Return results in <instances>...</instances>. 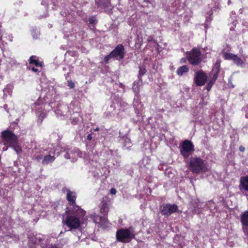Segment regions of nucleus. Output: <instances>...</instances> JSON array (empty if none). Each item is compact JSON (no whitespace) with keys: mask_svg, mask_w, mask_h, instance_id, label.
I'll return each mask as SVG.
<instances>
[{"mask_svg":"<svg viewBox=\"0 0 248 248\" xmlns=\"http://www.w3.org/2000/svg\"><path fill=\"white\" fill-rule=\"evenodd\" d=\"M123 148L124 149H129L132 146L131 140L127 137H124L122 139Z\"/></svg>","mask_w":248,"mask_h":248,"instance_id":"nucleus-24","label":"nucleus"},{"mask_svg":"<svg viewBox=\"0 0 248 248\" xmlns=\"http://www.w3.org/2000/svg\"><path fill=\"white\" fill-rule=\"evenodd\" d=\"M230 30H232V31H233V28H231L230 29Z\"/></svg>","mask_w":248,"mask_h":248,"instance_id":"nucleus-49","label":"nucleus"},{"mask_svg":"<svg viewBox=\"0 0 248 248\" xmlns=\"http://www.w3.org/2000/svg\"><path fill=\"white\" fill-rule=\"evenodd\" d=\"M62 232H61L60 234H59V235H60V234H61Z\"/></svg>","mask_w":248,"mask_h":248,"instance_id":"nucleus-52","label":"nucleus"},{"mask_svg":"<svg viewBox=\"0 0 248 248\" xmlns=\"http://www.w3.org/2000/svg\"><path fill=\"white\" fill-rule=\"evenodd\" d=\"M89 21L90 24L93 25L96 24L97 22V20L94 16L90 17L89 18Z\"/></svg>","mask_w":248,"mask_h":248,"instance_id":"nucleus-28","label":"nucleus"},{"mask_svg":"<svg viewBox=\"0 0 248 248\" xmlns=\"http://www.w3.org/2000/svg\"><path fill=\"white\" fill-rule=\"evenodd\" d=\"M79 154L80 151L78 149H74L73 150H70L65 152L64 150H63L60 147L57 148L54 152V154L56 155H70V154H76L77 155H79Z\"/></svg>","mask_w":248,"mask_h":248,"instance_id":"nucleus-16","label":"nucleus"},{"mask_svg":"<svg viewBox=\"0 0 248 248\" xmlns=\"http://www.w3.org/2000/svg\"><path fill=\"white\" fill-rule=\"evenodd\" d=\"M217 76H212L211 78V79L209 80L208 83H207L208 85L209 86L212 87V86L215 83V81L217 79Z\"/></svg>","mask_w":248,"mask_h":248,"instance_id":"nucleus-26","label":"nucleus"},{"mask_svg":"<svg viewBox=\"0 0 248 248\" xmlns=\"http://www.w3.org/2000/svg\"><path fill=\"white\" fill-rule=\"evenodd\" d=\"M240 221L243 232L248 236V211H245L241 214Z\"/></svg>","mask_w":248,"mask_h":248,"instance_id":"nucleus-12","label":"nucleus"},{"mask_svg":"<svg viewBox=\"0 0 248 248\" xmlns=\"http://www.w3.org/2000/svg\"><path fill=\"white\" fill-rule=\"evenodd\" d=\"M114 58L111 55V53H110L108 55H107L105 57L104 59V61L105 63H108L109 60L111 59Z\"/></svg>","mask_w":248,"mask_h":248,"instance_id":"nucleus-29","label":"nucleus"},{"mask_svg":"<svg viewBox=\"0 0 248 248\" xmlns=\"http://www.w3.org/2000/svg\"><path fill=\"white\" fill-rule=\"evenodd\" d=\"M65 158L67 159H70V156H65Z\"/></svg>","mask_w":248,"mask_h":248,"instance_id":"nucleus-44","label":"nucleus"},{"mask_svg":"<svg viewBox=\"0 0 248 248\" xmlns=\"http://www.w3.org/2000/svg\"><path fill=\"white\" fill-rule=\"evenodd\" d=\"M32 108L36 110V113L38 115L37 123L39 124H41L46 115V114L43 111L44 109L43 103H40L39 101H37L33 105Z\"/></svg>","mask_w":248,"mask_h":248,"instance_id":"nucleus-7","label":"nucleus"},{"mask_svg":"<svg viewBox=\"0 0 248 248\" xmlns=\"http://www.w3.org/2000/svg\"><path fill=\"white\" fill-rule=\"evenodd\" d=\"M78 122H79V119L78 118H74L72 120V124L74 125L77 124H78Z\"/></svg>","mask_w":248,"mask_h":248,"instance_id":"nucleus-34","label":"nucleus"},{"mask_svg":"<svg viewBox=\"0 0 248 248\" xmlns=\"http://www.w3.org/2000/svg\"><path fill=\"white\" fill-rule=\"evenodd\" d=\"M245 116L247 118H248V113L246 114Z\"/></svg>","mask_w":248,"mask_h":248,"instance_id":"nucleus-46","label":"nucleus"},{"mask_svg":"<svg viewBox=\"0 0 248 248\" xmlns=\"http://www.w3.org/2000/svg\"><path fill=\"white\" fill-rule=\"evenodd\" d=\"M239 150L240 151H241L242 152H244V151L245 150V148L243 146H240L239 147Z\"/></svg>","mask_w":248,"mask_h":248,"instance_id":"nucleus-37","label":"nucleus"},{"mask_svg":"<svg viewBox=\"0 0 248 248\" xmlns=\"http://www.w3.org/2000/svg\"><path fill=\"white\" fill-rule=\"evenodd\" d=\"M36 159L38 161L42 160L43 165H47L52 162L55 159V157L54 156H37Z\"/></svg>","mask_w":248,"mask_h":248,"instance_id":"nucleus-18","label":"nucleus"},{"mask_svg":"<svg viewBox=\"0 0 248 248\" xmlns=\"http://www.w3.org/2000/svg\"><path fill=\"white\" fill-rule=\"evenodd\" d=\"M94 221L96 223L98 222L99 225L101 227L103 228H106L108 227V220L107 218L105 217L96 216V217L94 219Z\"/></svg>","mask_w":248,"mask_h":248,"instance_id":"nucleus-17","label":"nucleus"},{"mask_svg":"<svg viewBox=\"0 0 248 248\" xmlns=\"http://www.w3.org/2000/svg\"><path fill=\"white\" fill-rule=\"evenodd\" d=\"M181 61L182 62H185L186 61V60L185 58H182V59H181Z\"/></svg>","mask_w":248,"mask_h":248,"instance_id":"nucleus-43","label":"nucleus"},{"mask_svg":"<svg viewBox=\"0 0 248 248\" xmlns=\"http://www.w3.org/2000/svg\"><path fill=\"white\" fill-rule=\"evenodd\" d=\"M2 141L0 142V149L5 151H14L15 154H20L22 148L18 143V137L12 131L7 129L1 132Z\"/></svg>","mask_w":248,"mask_h":248,"instance_id":"nucleus-1","label":"nucleus"},{"mask_svg":"<svg viewBox=\"0 0 248 248\" xmlns=\"http://www.w3.org/2000/svg\"><path fill=\"white\" fill-rule=\"evenodd\" d=\"M97 178H98V177H100V176H99V175L98 174V173H97Z\"/></svg>","mask_w":248,"mask_h":248,"instance_id":"nucleus-47","label":"nucleus"},{"mask_svg":"<svg viewBox=\"0 0 248 248\" xmlns=\"http://www.w3.org/2000/svg\"><path fill=\"white\" fill-rule=\"evenodd\" d=\"M95 4L97 7L104 9L108 14L111 12L113 8L110 0H95Z\"/></svg>","mask_w":248,"mask_h":248,"instance_id":"nucleus-8","label":"nucleus"},{"mask_svg":"<svg viewBox=\"0 0 248 248\" xmlns=\"http://www.w3.org/2000/svg\"><path fill=\"white\" fill-rule=\"evenodd\" d=\"M132 90L136 94H138L140 92L139 87L134 84H133Z\"/></svg>","mask_w":248,"mask_h":248,"instance_id":"nucleus-31","label":"nucleus"},{"mask_svg":"<svg viewBox=\"0 0 248 248\" xmlns=\"http://www.w3.org/2000/svg\"><path fill=\"white\" fill-rule=\"evenodd\" d=\"M179 148L182 155L185 154H191L195 151L193 143L188 140H185L183 141L180 144Z\"/></svg>","mask_w":248,"mask_h":248,"instance_id":"nucleus-6","label":"nucleus"},{"mask_svg":"<svg viewBox=\"0 0 248 248\" xmlns=\"http://www.w3.org/2000/svg\"><path fill=\"white\" fill-rule=\"evenodd\" d=\"M150 233V231L148 230V233Z\"/></svg>","mask_w":248,"mask_h":248,"instance_id":"nucleus-51","label":"nucleus"},{"mask_svg":"<svg viewBox=\"0 0 248 248\" xmlns=\"http://www.w3.org/2000/svg\"><path fill=\"white\" fill-rule=\"evenodd\" d=\"M68 86L70 89L74 88L75 85V83L72 80H68L67 81Z\"/></svg>","mask_w":248,"mask_h":248,"instance_id":"nucleus-33","label":"nucleus"},{"mask_svg":"<svg viewBox=\"0 0 248 248\" xmlns=\"http://www.w3.org/2000/svg\"><path fill=\"white\" fill-rule=\"evenodd\" d=\"M138 80H136V81H135L133 83L134 84L136 85V86L139 87L140 85V84L142 83V78H138Z\"/></svg>","mask_w":248,"mask_h":248,"instance_id":"nucleus-32","label":"nucleus"},{"mask_svg":"<svg viewBox=\"0 0 248 248\" xmlns=\"http://www.w3.org/2000/svg\"><path fill=\"white\" fill-rule=\"evenodd\" d=\"M77 158H72V161H73V162H75V161H77Z\"/></svg>","mask_w":248,"mask_h":248,"instance_id":"nucleus-42","label":"nucleus"},{"mask_svg":"<svg viewBox=\"0 0 248 248\" xmlns=\"http://www.w3.org/2000/svg\"><path fill=\"white\" fill-rule=\"evenodd\" d=\"M207 79V75L202 71L196 73L194 81L197 86H202L205 84Z\"/></svg>","mask_w":248,"mask_h":248,"instance_id":"nucleus-11","label":"nucleus"},{"mask_svg":"<svg viewBox=\"0 0 248 248\" xmlns=\"http://www.w3.org/2000/svg\"><path fill=\"white\" fill-rule=\"evenodd\" d=\"M85 214V211L79 206H75L69 211L66 216L65 219L62 220L64 225L69 228L68 231H72L79 228L81 220Z\"/></svg>","mask_w":248,"mask_h":248,"instance_id":"nucleus-2","label":"nucleus"},{"mask_svg":"<svg viewBox=\"0 0 248 248\" xmlns=\"http://www.w3.org/2000/svg\"><path fill=\"white\" fill-rule=\"evenodd\" d=\"M220 62L219 61H217L212 69V75H213V76H216L217 78H218V73L220 71Z\"/></svg>","mask_w":248,"mask_h":248,"instance_id":"nucleus-21","label":"nucleus"},{"mask_svg":"<svg viewBox=\"0 0 248 248\" xmlns=\"http://www.w3.org/2000/svg\"><path fill=\"white\" fill-rule=\"evenodd\" d=\"M116 190L115 188H111L110 190V193L112 194V195H114L116 193Z\"/></svg>","mask_w":248,"mask_h":248,"instance_id":"nucleus-36","label":"nucleus"},{"mask_svg":"<svg viewBox=\"0 0 248 248\" xmlns=\"http://www.w3.org/2000/svg\"><path fill=\"white\" fill-rule=\"evenodd\" d=\"M135 236L134 231L132 227H130L127 229L118 230L116 233L117 240L124 243L130 242L134 238Z\"/></svg>","mask_w":248,"mask_h":248,"instance_id":"nucleus-4","label":"nucleus"},{"mask_svg":"<svg viewBox=\"0 0 248 248\" xmlns=\"http://www.w3.org/2000/svg\"><path fill=\"white\" fill-rule=\"evenodd\" d=\"M2 33L1 31H0V41L2 39Z\"/></svg>","mask_w":248,"mask_h":248,"instance_id":"nucleus-40","label":"nucleus"},{"mask_svg":"<svg viewBox=\"0 0 248 248\" xmlns=\"http://www.w3.org/2000/svg\"><path fill=\"white\" fill-rule=\"evenodd\" d=\"M84 159L86 161V160H88V157H89V156H84Z\"/></svg>","mask_w":248,"mask_h":248,"instance_id":"nucleus-41","label":"nucleus"},{"mask_svg":"<svg viewBox=\"0 0 248 248\" xmlns=\"http://www.w3.org/2000/svg\"><path fill=\"white\" fill-rule=\"evenodd\" d=\"M190 208L195 213L199 214L201 212V207H199V203L197 200H192L190 202Z\"/></svg>","mask_w":248,"mask_h":248,"instance_id":"nucleus-20","label":"nucleus"},{"mask_svg":"<svg viewBox=\"0 0 248 248\" xmlns=\"http://www.w3.org/2000/svg\"><path fill=\"white\" fill-rule=\"evenodd\" d=\"M231 0H229V1H228V3H231Z\"/></svg>","mask_w":248,"mask_h":248,"instance_id":"nucleus-50","label":"nucleus"},{"mask_svg":"<svg viewBox=\"0 0 248 248\" xmlns=\"http://www.w3.org/2000/svg\"><path fill=\"white\" fill-rule=\"evenodd\" d=\"M161 213L162 215L169 216L171 214L176 212L178 206L176 204H166L161 207Z\"/></svg>","mask_w":248,"mask_h":248,"instance_id":"nucleus-10","label":"nucleus"},{"mask_svg":"<svg viewBox=\"0 0 248 248\" xmlns=\"http://www.w3.org/2000/svg\"><path fill=\"white\" fill-rule=\"evenodd\" d=\"M186 53L187 59L192 65H197L202 61L203 55L198 48L194 47Z\"/></svg>","mask_w":248,"mask_h":248,"instance_id":"nucleus-5","label":"nucleus"},{"mask_svg":"<svg viewBox=\"0 0 248 248\" xmlns=\"http://www.w3.org/2000/svg\"><path fill=\"white\" fill-rule=\"evenodd\" d=\"M207 163L197 156H191L189 159L188 167L189 170L193 173L200 174L206 172L208 170Z\"/></svg>","mask_w":248,"mask_h":248,"instance_id":"nucleus-3","label":"nucleus"},{"mask_svg":"<svg viewBox=\"0 0 248 248\" xmlns=\"http://www.w3.org/2000/svg\"><path fill=\"white\" fill-rule=\"evenodd\" d=\"M27 69L28 70H31L32 72L38 74L40 72V70L38 69L33 67H31V65H28Z\"/></svg>","mask_w":248,"mask_h":248,"instance_id":"nucleus-27","label":"nucleus"},{"mask_svg":"<svg viewBox=\"0 0 248 248\" xmlns=\"http://www.w3.org/2000/svg\"><path fill=\"white\" fill-rule=\"evenodd\" d=\"M109 201L107 197H103L100 204V213L104 215H107L109 211Z\"/></svg>","mask_w":248,"mask_h":248,"instance_id":"nucleus-14","label":"nucleus"},{"mask_svg":"<svg viewBox=\"0 0 248 248\" xmlns=\"http://www.w3.org/2000/svg\"><path fill=\"white\" fill-rule=\"evenodd\" d=\"M185 157V159H186V158L187 157H188L189 156H186V155H185L184 156Z\"/></svg>","mask_w":248,"mask_h":248,"instance_id":"nucleus-48","label":"nucleus"},{"mask_svg":"<svg viewBox=\"0 0 248 248\" xmlns=\"http://www.w3.org/2000/svg\"><path fill=\"white\" fill-rule=\"evenodd\" d=\"M202 103L201 102H200V104H201L202 105V106H205L207 105V102H204L203 97H202Z\"/></svg>","mask_w":248,"mask_h":248,"instance_id":"nucleus-35","label":"nucleus"},{"mask_svg":"<svg viewBox=\"0 0 248 248\" xmlns=\"http://www.w3.org/2000/svg\"><path fill=\"white\" fill-rule=\"evenodd\" d=\"M144 1L146 2H149V0H144Z\"/></svg>","mask_w":248,"mask_h":248,"instance_id":"nucleus-45","label":"nucleus"},{"mask_svg":"<svg viewBox=\"0 0 248 248\" xmlns=\"http://www.w3.org/2000/svg\"><path fill=\"white\" fill-rule=\"evenodd\" d=\"M146 72L147 70L146 69L145 66L143 65L139 66V72L138 75V78H142V77L146 74Z\"/></svg>","mask_w":248,"mask_h":248,"instance_id":"nucleus-25","label":"nucleus"},{"mask_svg":"<svg viewBox=\"0 0 248 248\" xmlns=\"http://www.w3.org/2000/svg\"><path fill=\"white\" fill-rule=\"evenodd\" d=\"M224 59L225 60H232L237 65H242L244 63L243 60L240 57L231 53H225L224 54Z\"/></svg>","mask_w":248,"mask_h":248,"instance_id":"nucleus-13","label":"nucleus"},{"mask_svg":"<svg viewBox=\"0 0 248 248\" xmlns=\"http://www.w3.org/2000/svg\"><path fill=\"white\" fill-rule=\"evenodd\" d=\"M87 139L89 140H91L92 139V136L91 134H89L88 135Z\"/></svg>","mask_w":248,"mask_h":248,"instance_id":"nucleus-38","label":"nucleus"},{"mask_svg":"<svg viewBox=\"0 0 248 248\" xmlns=\"http://www.w3.org/2000/svg\"><path fill=\"white\" fill-rule=\"evenodd\" d=\"M211 88H212V87H211V86H209V85H208V84L207 85V86H206V89H207V90L208 91H209L211 90Z\"/></svg>","mask_w":248,"mask_h":248,"instance_id":"nucleus-39","label":"nucleus"},{"mask_svg":"<svg viewBox=\"0 0 248 248\" xmlns=\"http://www.w3.org/2000/svg\"><path fill=\"white\" fill-rule=\"evenodd\" d=\"M110 53L112 57L116 60H122L124 58L125 54L124 46L121 44H119L110 52Z\"/></svg>","mask_w":248,"mask_h":248,"instance_id":"nucleus-9","label":"nucleus"},{"mask_svg":"<svg viewBox=\"0 0 248 248\" xmlns=\"http://www.w3.org/2000/svg\"><path fill=\"white\" fill-rule=\"evenodd\" d=\"M240 186L245 190L248 191V176L241 178Z\"/></svg>","mask_w":248,"mask_h":248,"instance_id":"nucleus-23","label":"nucleus"},{"mask_svg":"<svg viewBox=\"0 0 248 248\" xmlns=\"http://www.w3.org/2000/svg\"><path fill=\"white\" fill-rule=\"evenodd\" d=\"M66 199L70 202V204L73 206V208L76 205V200L77 198L76 193L75 192L71 191L69 189L66 188Z\"/></svg>","mask_w":248,"mask_h":248,"instance_id":"nucleus-15","label":"nucleus"},{"mask_svg":"<svg viewBox=\"0 0 248 248\" xmlns=\"http://www.w3.org/2000/svg\"><path fill=\"white\" fill-rule=\"evenodd\" d=\"M189 71V68L187 65H183L179 67L176 73L179 76H182L184 74L187 73Z\"/></svg>","mask_w":248,"mask_h":248,"instance_id":"nucleus-22","label":"nucleus"},{"mask_svg":"<svg viewBox=\"0 0 248 248\" xmlns=\"http://www.w3.org/2000/svg\"><path fill=\"white\" fill-rule=\"evenodd\" d=\"M29 65H34L36 67H42L43 62L38 60V58L35 55L31 56L29 59Z\"/></svg>","mask_w":248,"mask_h":248,"instance_id":"nucleus-19","label":"nucleus"},{"mask_svg":"<svg viewBox=\"0 0 248 248\" xmlns=\"http://www.w3.org/2000/svg\"><path fill=\"white\" fill-rule=\"evenodd\" d=\"M142 39H141V41H140V43H141V42H142Z\"/></svg>","mask_w":248,"mask_h":248,"instance_id":"nucleus-53","label":"nucleus"},{"mask_svg":"<svg viewBox=\"0 0 248 248\" xmlns=\"http://www.w3.org/2000/svg\"><path fill=\"white\" fill-rule=\"evenodd\" d=\"M147 41L148 42L153 41L154 43H155L157 46H158L159 45L156 40H155L152 36H150L147 38Z\"/></svg>","mask_w":248,"mask_h":248,"instance_id":"nucleus-30","label":"nucleus"}]
</instances>
